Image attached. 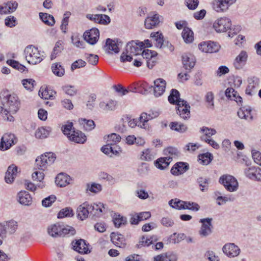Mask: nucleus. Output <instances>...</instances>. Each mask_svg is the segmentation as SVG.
Instances as JSON below:
<instances>
[{
  "label": "nucleus",
  "instance_id": "17",
  "mask_svg": "<svg viewBox=\"0 0 261 261\" xmlns=\"http://www.w3.org/2000/svg\"><path fill=\"white\" fill-rule=\"evenodd\" d=\"M154 94L156 97L161 96L165 91L166 82L163 79L159 78L154 81Z\"/></svg>",
  "mask_w": 261,
  "mask_h": 261
},
{
  "label": "nucleus",
  "instance_id": "21",
  "mask_svg": "<svg viewBox=\"0 0 261 261\" xmlns=\"http://www.w3.org/2000/svg\"><path fill=\"white\" fill-rule=\"evenodd\" d=\"M105 50L108 54L118 53L120 50L119 44L110 38L107 39Z\"/></svg>",
  "mask_w": 261,
  "mask_h": 261
},
{
  "label": "nucleus",
  "instance_id": "36",
  "mask_svg": "<svg viewBox=\"0 0 261 261\" xmlns=\"http://www.w3.org/2000/svg\"><path fill=\"white\" fill-rule=\"evenodd\" d=\"M152 119L153 118L149 113L147 114L145 112L142 113L140 116V120L142 123L141 125H140V128L148 129L149 126L147 124V122Z\"/></svg>",
  "mask_w": 261,
  "mask_h": 261
},
{
  "label": "nucleus",
  "instance_id": "56",
  "mask_svg": "<svg viewBox=\"0 0 261 261\" xmlns=\"http://www.w3.org/2000/svg\"><path fill=\"white\" fill-rule=\"evenodd\" d=\"M62 49V42L59 41L56 42L55 46L53 49V51L51 54L50 58L51 60L55 59L57 55L61 52Z\"/></svg>",
  "mask_w": 261,
  "mask_h": 261
},
{
  "label": "nucleus",
  "instance_id": "18",
  "mask_svg": "<svg viewBox=\"0 0 261 261\" xmlns=\"http://www.w3.org/2000/svg\"><path fill=\"white\" fill-rule=\"evenodd\" d=\"M248 83L245 92L246 94L252 96L256 93L259 81L257 77L253 76L248 78Z\"/></svg>",
  "mask_w": 261,
  "mask_h": 261
},
{
  "label": "nucleus",
  "instance_id": "24",
  "mask_svg": "<svg viewBox=\"0 0 261 261\" xmlns=\"http://www.w3.org/2000/svg\"><path fill=\"white\" fill-rule=\"evenodd\" d=\"M161 16L158 14L147 17L144 22V25L146 29H151L158 25L160 22Z\"/></svg>",
  "mask_w": 261,
  "mask_h": 261
},
{
  "label": "nucleus",
  "instance_id": "63",
  "mask_svg": "<svg viewBox=\"0 0 261 261\" xmlns=\"http://www.w3.org/2000/svg\"><path fill=\"white\" fill-rule=\"evenodd\" d=\"M252 157L254 162L261 166V152L256 150H252Z\"/></svg>",
  "mask_w": 261,
  "mask_h": 261
},
{
  "label": "nucleus",
  "instance_id": "5",
  "mask_svg": "<svg viewBox=\"0 0 261 261\" xmlns=\"http://www.w3.org/2000/svg\"><path fill=\"white\" fill-rule=\"evenodd\" d=\"M56 159L53 152H46L36 159L35 169L44 171L47 166L51 165Z\"/></svg>",
  "mask_w": 261,
  "mask_h": 261
},
{
  "label": "nucleus",
  "instance_id": "15",
  "mask_svg": "<svg viewBox=\"0 0 261 261\" xmlns=\"http://www.w3.org/2000/svg\"><path fill=\"white\" fill-rule=\"evenodd\" d=\"M223 252L229 257H234L240 253L239 247L233 243L226 244L222 248Z\"/></svg>",
  "mask_w": 261,
  "mask_h": 261
},
{
  "label": "nucleus",
  "instance_id": "29",
  "mask_svg": "<svg viewBox=\"0 0 261 261\" xmlns=\"http://www.w3.org/2000/svg\"><path fill=\"white\" fill-rule=\"evenodd\" d=\"M226 96L230 100H233L236 101L238 103L240 104L242 102V98L239 95L237 91H236L232 88H228L225 91Z\"/></svg>",
  "mask_w": 261,
  "mask_h": 261
},
{
  "label": "nucleus",
  "instance_id": "39",
  "mask_svg": "<svg viewBox=\"0 0 261 261\" xmlns=\"http://www.w3.org/2000/svg\"><path fill=\"white\" fill-rule=\"evenodd\" d=\"M39 16L42 21L48 25L53 26L55 23L54 17L50 14L40 13Z\"/></svg>",
  "mask_w": 261,
  "mask_h": 261
},
{
  "label": "nucleus",
  "instance_id": "43",
  "mask_svg": "<svg viewBox=\"0 0 261 261\" xmlns=\"http://www.w3.org/2000/svg\"><path fill=\"white\" fill-rule=\"evenodd\" d=\"M116 105V101L111 100L107 103L103 101L100 102L99 107L106 111H113L115 109Z\"/></svg>",
  "mask_w": 261,
  "mask_h": 261
},
{
  "label": "nucleus",
  "instance_id": "13",
  "mask_svg": "<svg viewBox=\"0 0 261 261\" xmlns=\"http://www.w3.org/2000/svg\"><path fill=\"white\" fill-rule=\"evenodd\" d=\"M85 40L88 43L93 45L98 41L99 37V32L97 29L92 28L86 31L84 34Z\"/></svg>",
  "mask_w": 261,
  "mask_h": 261
},
{
  "label": "nucleus",
  "instance_id": "55",
  "mask_svg": "<svg viewBox=\"0 0 261 261\" xmlns=\"http://www.w3.org/2000/svg\"><path fill=\"white\" fill-rule=\"evenodd\" d=\"M141 54L142 57L146 60L154 58L157 54L155 51H152L149 49H145L143 51H141Z\"/></svg>",
  "mask_w": 261,
  "mask_h": 261
},
{
  "label": "nucleus",
  "instance_id": "61",
  "mask_svg": "<svg viewBox=\"0 0 261 261\" xmlns=\"http://www.w3.org/2000/svg\"><path fill=\"white\" fill-rule=\"evenodd\" d=\"M24 87L29 90H32L35 84V81L32 79H24L22 81Z\"/></svg>",
  "mask_w": 261,
  "mask_h": 261
},
{
  "label": "nucleus",
  "instance_id": "41",
  "mask_svg": "<svg viewBox=\"0 0 261 261\" xmlns=\"http://www.w3.org/2000/svg\"><path fill=\"white\" fill-rule=\"evenodd\" d=\"M50 131V128L49 127L47 128L43 127H39L35 132V137L39 139L46 138L49 135Z\"/></svg>",
  "mask_w": 261,
  "mask_h": 261
},
{
  "label": "nucleus",
  "instance_id": "62",
  "mask_svg": "<svg viewBox=\"0 0 261 261\" xmlns=\"http://www.w3.org/2000/svg\"><path fill=\"white\" fill-rule=\"evenodd\" d=\"M56 197L55 195H50L42 201V204L45 207L50 206L55 201Z\"/></svg>",
  "mask_w": 261,
  "mask_h": 261
},
{
  "label": "nucleus",
  "instance_id": "33",
  "mask_svg": "<svg viewBox=\"0 0 261 261\" xmlns=\"http://www.w3.org/2000/svg\"><path fill=\"white\" fill-rule=\"evenodd\" d=\"M177 256L175 254H163L154 257V261H176Z\"/></svg>",
  "mask_w": 261,
  "mask_h": 261
},
{
  "label": "nucleus",
  "instance_id": "23",
  "mask_svg": "<svg viewBox=\"0 0 261 261\" xmlns=\"http://www.w3.org/2000/svg\"><path fill=\"white\" fill-rule=\"evenodd\" d=\"M18 6L15 1H10L0 6V14H4L15 11Z\"/></svg>",
  "mask_w": 261,
  "mask_h": 261
},
{
  "label": "nucleus",
  "instance_id": "50",
  "mask_svg": "<svg viewBox=\"0 0 261 261\" xmlns=\"http://www.w3.org/2000/svg\"><path fill=\"white\" fill-rule=\"evenodd\" d=\"M179 153L178 150L175 147H169L164 150V155H166V156H171L172 158L175 156H177Z\"/></svg>",
  "mask_w": 261,
  "mask_h": 261
},
{
  "label": "nucleus",
  "instance_id": "4",
  "mask_svg": "<svg viewBox=\"0 0 261 261\" xmlns=\"http://www.w3.org/2000/svg\"><path fill=\"white\" fill-rule=\"evenodd\" d=\"M25 59L27 62L32 65L40 63L45 58L43 51H40L38 48L33 45L27 46L24 50Z\"/></svg>",
  "mask_w": 261,
  "mask_h": 261
},
{
  "label": "nucleus",
  "instance_id": "53",
  "mask_svg": "<svg viewBox=\"0 0 261 261\" xmlns=\"http://www.w3.org/2000/svg\"><path fill=\"white\" fill-rule=\"evenodd\" d=\"M70 15V13H68V12L66 13L65 14H64V18L62 19V24L60 26V28H61V30H62V32L64 33H66L67 27L68 25L69 18Z\"/></svg>",
  "mask_w": 261,
  "mask_h": 261
},
{
  "label": "nucleus",
  "instance_id": "20",
  "mask_svg": "<svg viewBox=\"0 0 261 261\" xmlns=\"http://www.w3.org/2000/svg\"><path fill=\"white\" fill-rule=\"evenodd\" d=\"M88 207L89 203L87 202L83 203L77 207V216L80 220H85L88 217L89 214H90Z\"/></svg>",
  "mask_w": 261,
  "mask_h": 261
},
{
  "label": "nucleus",
  "instance_id": "34",
  "mask_svg": "<svg viewBox=\"0 0 261 261\" xmlns=\"http://www.w3.org/2000/svg\"><path fill=\"white\" fill-rule=\"evenodd\" d=\"M112 243L116 246L123 247L124 246V239L122 235L112 233L111 236Z\"/></svg>",
  "mask_w": 261,
  "mask_h": 261
},
{
  "label": "nucleus",
  "instance_id": "64",
  "mask_svg": "<svg viewBox=\"0 0 261 261\" xmlns=\"http://www.w3.org/2000/svg\"><path fill=\"white\" fill-rule=\"evenodd\" d=\"M5 24L6 26L10 28L15 27L16 24V19L13 16H8L5 20Z\"/></svg>",
  "mask_w": 261,
  "mask_h": 261
},
{
  "label": "nucleus",
  "instance_id": "59",
  "mask_svg": "<svg viewBox=\"0 0 261 261\" xmlns=\"http://www.w3.org/2000/svg\"><path fill=\"white\" fill-rule=\"evenodd\" d=\"M153 243V239L151 238L148 239L145 236H143L138 244V247L141 246H148Z\"/></svg>",
  "mask_w": 261,
  "mask_h": 261
},
{
  "label": "nucleus",
  "instance_id": "37",
  "mask_svg": "<svg viewBox=\"0 0 261 261\" xmlns=\"http://www.w3.org/2000/svg\"><path fill=\"white\" fill-rule=\"evenodd\" d=\"M170 128L180 133H183L187 130V126L181 123L172 122L169 124Z\"/></svg>",
  "mask_w": 261,
  "mask_h": 261
},
{
  "label": "nucleus",
  "instance_id": "31",
  "mask_svg": "<svg viewBox=\"0 0 261 261\" xmlns=\"http://www.w3.org/2000/svg\"><path fill=\"white\" fill-rule=\"evenodd\" d=\"M172 160L171 156H165L158 159L155 163V166L161 170L165 169Z\"/></svg>",
  "mask_w": 261,
  "mask_h": 261
},
{
  "label": "nucleus",
  "instance_id": "46",
  "mask_svg": "<svg viewBox=\"0 0 261 261\" xmlns=\"http://www.w3.org/2000/svg\"><path fill=\"white\" fill-rule=\"evenodd\" d=\"M51 69L53 73L58 76H62L64 74V69L59 63H56L53 64L51 66Z\"/></svg>",
  "mask_w": 261,
  "mask_h": 261
},
{
  "label": "nucleus",
  "instance_id": "52",
  "mask_svg": "<svg viewBox=\"0 0 261 261\" xmlns=\"http://www.w3.org/2000/svg\"><path fill=\"white\" fill-rule=\"evenodd\" d=\"M184 210H189L193 211H198L200 206L196 203L190 201H185Z\"/></svg>",
  "mask_w": 261,
  "mask_h": 261
},
{
  "label": "nucleus",
  "instance_id": "25",
  "mask_svg": "<svg viewBox=\"0 0 261 261\" xmlns=\"http://www.w3.org/2000/svg\"><path fill=\"white\" fill-rule=\"evenodd\" d=\"M17 197L20 204L27 206L32 204V198L29 192L21 191L18 193Z\"/></svg>",
  "mask_w": 261,
  "mask_h": 261
},
{
  "label": "nucleus",
  "instance_id": "28",
  "mask_svg": "<svg viewBox=\"0 0 261 261\" xmlns=\"http://www.w3.org/2000/svg\"><path fill=\"white\" fill-rule=\"evenodd\" d=\"M71 181L70 177L63 173L59 174L55 180V182L57 186L60 187H64L70 184Z\"/></svg>",
  "mask_w": 261,
  "mask_h": 261
},
{
  "label": "nucleus",
  "instance_id": "57",
  "mask_svg": "<svg viewBox=\"0 0 261 261\" xmlns=\"http://www.w3.org/2000/svg\"><path fill=\"white\" fill-rule=\"evenodd\" d=\"M185 238V234L184 233H174L171 235L170 239V242L175 244L180 242L181 240H183Z\"/></svg>",
  "mask_w": 261,
  "mask_h": 261
},
{
  "label": "nucleus",
  "instance_id": "19",
  "mask_svg": "<svg viewBox=\"0 0 261 261\" xmlns=\"http://www.w3.org/2000/svg\"><path fill=\"white\" fill-rule=\"evenodd\" d=\"M73 249L81 254H87L89 251L88 244H87L85 241L80 239L73 241L72 243Z\"/></svg>",
  "mask_w": 261,
  "mask_h": 261
},
{
  "label": "nucleus",
  "instance_id": "51",
  "mask_svg": "<svg viewBox=\"0 0 261 261\" xmlns=\"http://www.w3.org/2000/svg\"><path fill=\"white\" fill-rule=\"evenodd\" d=\"M126 222L125 218L121 216L120 215L115 214L113 218V222L115 226L117 227H120L124 224Z\"/></svg>",
  "mask_w": 261,
  "mask_h": 261
},
{
  "label": "nucleus",
  "instance_id": "16",
  "mask_svg": "<svg viewBox=\"0 0 261 261\" xmlns=\"http://www.w3.org/2000/svg\"><path fill=\"white\" fill-rule=\"evenodd\" d=\"M198 47L201 51L206 53H216L220 48V46L214 42H201L199 44Z\"/></svg>",
  "mask_w": 261,
  "mask_h": 261
},
{
  "label": "nucleus",
  "instance_id": "7",
  "mask_svg": "<svg viewBox=\"0 0 261 261\" xmlns=\"http://www.w3.org/2000/svg\"><path fill=\"white\" fill-rule=\"evenodd\" d=\"M177 114L180 117L184 120H188L190 118V106L186 101L180 100L177 105Z\"/></svg>",
  "mask_w": 261,
  "mask_h": 261
},
{
  "label": "nucleus",
  "instance_id": "1",
  "mask_svg": "<svg viewBox=\"0 0 261 261\" xmlns=\"http://www.w3.org/2000/svg\"><path fill=\"white\" fill-rule=\"evenodd\" d=\"M3 106H0V114L5 120L14 121L12 115L15 114L19 109L20 102L15 94H7L2 99Z\"/></svg>",
  "mask_w": 261,
  "mask_h": 261
},
{
  "label": "nucleus",
  "instance_id": "12",
  "mask_svg": "<svg viewBox=\"0 0 261 261\" xmlns=\"http://www.w3.org/2000/svg\"><path fill=\"white\" fill-rule=\"evenodd\" d=\"M244 174L248 178L261 181V169L255 166H250L244 169Z\"/></svg>",
  "mask_w": 261,
  "mask_h": 261
},
{
  "label": "nucleus",
  "instance_id": "54",
  "mask_svg": "<svg viewBox=\"0 0 261 261\" xmlns=\"http://www.w3.org/2000/svg\"><path fill=\"white\" fill-rule=\"evenodd\" d=\"M81 121L82 122V124H84L85 129L87 130H91L95 126V123L92 120L83 119L81 120Z\"/></svg>",
  "mask_w": 261,
  "mask_h": 261
},
{
  "label": "nucleus",
  "instance_id": "6",
  "mask_svg": "<svg viewBox=\"0 0 261 261\" xmlns=\"http://www.w3.org/2000/svg\"><path fill=\"white\" fill-rule=\"evenodd\" d=\"M219 182L229 192L236 191L238 189V182L236 178L231 175H222L219 179Z\"/></svg>",
  "mask_w": 261,
  "mask_h": 261
},
{
  "label": "nucleus",
  "instance_id": "38",
  "mask_svg": "<svg viewBox=\"0 0 261 261\" xmlns=\"http://www.w3.org/2000/svg\"><path fill=\"white\" fill-rule=\"evenodd\" d=\"M155 153L151 149L149 148L144 150L141 156V159L146 161H151L155 158Z\"/></svg>",
  "mask_w": 261,
  "mask_h": 261
},
{
  "label": "nucleus",
  "instance_id": "58",
  "mask_svg": "<svg viewBox=\"0 0 261 261\" xmlns=\"http://www.w3.org/2000/svg\"><path fill=\"white\" fill-rule=\"evenodd\" d=\"M121 137L115 133H112L108 136V141L111 142V145L119 143L121 140Z\"/></svg>",
  "mask_w": 261,
  "mask_h": 261
},
{
  "label": "nucleus",
  "instance_id": "22",
  "mask_svg": "<svg viewBox=\"0 0 261 261\" xmlns=\"http://www.w3.org/2000/svg\"><path fill=\"white\" fill-rule=\"evenodd\" d=\"M182 61L184 67L189 71L194 67L195 63V59L191 54H184L182 56Z\"/></svg>",
  "mask_w": 261,
  "mask_h": 261
},
{
  "label": "nucleus",
  "instance_id": "9",
  "mask_svg": "<svg viewBox=\"0 0 261 261\" xmlns=\"http://www.w3.org/2000/svg\"><path fill=\"white\" fill-rule=\"evenodd\" d=\"M231 25V21L229 18L221 17L215 21L213 27L217 32H224L229 29Z\"/></svg>",
  "mask_w": 261,
  "mask_h": 261
},
{
  "label": "nucleus",
  "instance_id": "14",
  "mask_svg": "<svg viewBox=\"0 0 261 261\" xmlns=\"http://www.w3.org/2000/svg\"><path fill=\"white\" fill-rule=\"evenodd\" d=\"M88 208H89L90 215L96 217H100L107 211V208L103 203L100 202L98 204L93 203L91 205L89 204Z\"/></svg>",
  "mask_w": 261,
  "mask_h": 261
},
{
  "label": "nucleus",
  "instance_id": "32",
  "mask_svg": "<svg viewBox=\"0 0 261 261\" xmlns=\"http://www.w3.org/2000/svg\"><path fill=\"white\" fill-rule=\"evenodd\" d=\"M61 226L59 224L50 225L47 229L49 235L53 237H61Z\"/></svg>",
  "mask_w": 261,
  "mask_h": 261
},
{
  "label": "nucleus",
  "instance_id": "30",
  "mask_svg": "<svg viewBox=\"0 0 261 261\" xmlns=\"http://www.w3.org/2000/svg\"><path fill=\"white\" fill-rule=\"evenodd\" d=\"M7 234H12L15 233L18 228L17 222L14 220L3 222Z\"/></svg>",
  "mask_w": 261,
  "mask_h": 261
},
{
  "label": "nucleus",
  "instance_id": "8",
  "mask_svg": "<svg viewBox=\"0 0 261 261\" xmlns=\"http://www.w3.org/2000/svg\"><path fill=\"white\" fill-rule=\"evenodd\" d=\"M212 218L201 219L199 221L202 225L199 234L202 237H206L210 235L212 232L213 225L212 224Z\"/></svg>",
  "mask_w": 261,
  "mask_h": 261
},
{
  "label": "nucleus",
  "instance_id": "10",
  "mask_svg": "<svg viewBox=\"0 0 261 261\" xmlns=\"http://www.w3.org/2000/svg\"><path fill=\"white\" fill-rule=\"evenodd\" d=\"M17 142L16 138L14 134H5L1 139L0 143V149L1 150H6L9 149L13 145Z\"/></svg>",
  "mask_w": 261,
  "mask_h": 261
},
{
  "label": "nucleus",
  "instance_id": "3",
  "mask_svg": "<svg viewBox=\"0 0 261 261\" xmlns=\"http://www.w3.org/2000/svg\"><path fill=\"white\" fill-rule=\"evenodd\" d=\"M62 130L64 135H66L69 140L77 143H84L86 140V136L84 133L79 130H75L71 122H67L63 125Z\"/></svg>",
  "mask_w": 261,
  "mask_h": 261
},
{
  "label": "nucleus",
  "instance_id": "42",
  "mask_svg": "<svg viewBox=\"0 0 261 261\" xmlns=\"http://www.w3.org/2000/svg\"><path fill=\"white\" fill-rule=\"evenodd\" d=\"M185 201L180 200L177 198L171 199L169 201V205L176 210H184Z\"/></svg>",
  "mask_w": 261,
  "mask_h": 261
},
{
  "label": "nucleus",
  "instance_id": "44",
  "mask_svg": "<svg viewBox=\"0 0 261 261\" xmlns=\"http://www.w3.org/2000/svg\"><path fill=\"white\" fill-rule=\"evenodd\" d=\"M213 155L207 152L206 153L202 154L199 155V161L200 164L203 165H208L213 160Z\"/></svg>",
  "mask_w": 261,
  "mask_h": 261
},
{
  "label": "nucleus",
  "instance_id": "60",
  "mask_svg": "<svg viewBox=\"0 0 261 261\" xmlns=\"http://www.w3.org/2000/svg\"><path fill=\"white\" fill-rule=\"evenodd\" d=\"M44 174L42 171L35 170L32 175L34 181H42L44 179Z\"/></svg>",
  "mask_w": 261,
  "mask_h": 261
},
{
  "label": "nucleus",
  "instance_id": "27",
  "mask_svg": "<svg viewBox=\"0 0 261 261\" xmlns=\"http://www.w3.org/2000/svg\"><path fill=\"white\" fill-rule=\"evenodd\" d=\"M247 59V55L245 51H242L236 57L234 62L233 66L237 69H240L243 68L245 65Z\"/></svg>",
  "mask_w": 261,
  "mask_h": 261
},
{
  "label": "nucleus",
  "instance_id": "35",
  "mask_svg": "<svg viewBox=\"0 0 261 261\" xmlns=\"http://www.w3.org/2000/svg\"><path fill=\"white\" fill-rule=\"evenodd\" d=\"M179 92L176 89H172L168 96V101L171 104H176V105L180 100H183L180 99Z\"/></svg>",
  "mask_w": 261,
  "mask_h": 261
},
{
  "label": "nucleus",
  "instance_id": "47",
  "mask_svg": "<svg viewBox=\"0 0 261 261\" xmlns=\"http://www.w3.org/2000/svg\"><path fill=\"white\" fill-rule=\"evenodd\" d=\"M200 132L204 134V136H202L204 138L210 139L211 136L215 135L217 133L216 129L212 128H209L206 126H203L200 128Z\"/></svg>",
  "mask_w": 261,
  "mask_h": 261
},
{
  "label": "nucleus",
  "instance_id": "40",
  "mask_svg": "<svg viewBox=\"0 0 261 261\" xmlns=\"http://www.w3.org/2000/svg\"><path fill=\"white\" fill-rule=\"evenodd\" d=\"M181 35L183 39L186 43H191L194 39L193 33L188 28L184 29Z\"/></svg>",
  "mask_w": 261,
  "mask_h": 261
},
{
  "label": "nucleus",
  "instance_id": "2",
  "mask_svg": "<svg viewBox=\"0 0 261 261\" xmlns=\"http://www.w3.org/2000/svg\"><path fill=\"white\" fill-rule=\"evenodd\" d=\"M144 46L143 42L137 43L134 41L128 42L126 46L125 52H123L120 56V61L122 62L131 61L133 56L141 54Z\"/></svg>",
  "mask_w": 261,
  "mask_h": 261
},
{
  "label": "nucleus",
  "instance_id": "49",
  "mask_svg": "<svg viewBox=\"0 0 261 261\" xmlns=\"http://www.w3.org/2000/svg\"><path fill=\"white\" fill-rule=\"evenodd\" d=\"M73 216L72 210L70 207H65L61 210L58 213V218H63L64 217H71Z\"/></svg>",
  "mask_w": 261,
  "mask_h": 261
},
{
  "label": "nucleus",
  "instance_id": "48",
  "mask_svg": "<svg viewBox=\"0 0 261 261\" xmlns=\"http://www.w3.org/2000/svg\"><path fill=\"white\" fill-rule=\"evenodd\" d=\"M7 63L13 68L23 72L25 70L26 67L24 65L20 64L18 62L13 60H8Z\"/></svg>",
  "mask_w": 261,
  "mask_h": 261
},
{
  "label": "nucleus",
  "instance_id": "45",
  "mask_svg": "<svg viewBox=\"0 0 261 261\" xmlns=\"http://www.w3.org/2000/svg\"><path fill=\"white\" fill-rule=\"evenodd\" d=\"M62 88L65 93L70 96L75 95L77 92V88L74 86L66 85L63 86Z\"/></svg>",
  "mask_w": 261,
  "mask_h": 261
},
{
  "label": "nucleus",
  "instance_id": "11",
  "mask_svg": "<svg viewBox=\"0 0 261 261\" xmlns=\"http://www.w3.org/2000/svg\"><path fill=\"white\" fill-rule=\"evenodd\" d=\"M237 0H216L213 4V8L217 12H223L235 3Z\"/></svg>",
  "mask_w": 261,
  "mask_h": 261
},
{
  "label": "nucleus",
  "instance_id": "26",
  "mask_svg": "<svg viewBox=\"0 0 261 261\" xmlns=\"http://www.w3.org/2000/svg\"><path fill=\"white\" fill-rule=\"evenodd\" d=\"M17 173V167L14 165H10L6 173L5 181L8 184H11L13 182Z\"/></svg>",
  "mask_w": 261,
  "mask_h": 261
}]
</instances>
